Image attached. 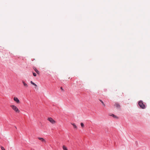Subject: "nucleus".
<instances>
[{
    "label": "nucleus",
    "mask_w": 150,
    "mask_h": 150,
    "mask_svg": "<svg viewBox=\"0 0 150 150\" xmlns=\"http://www.w3.org/2000/svg\"><path fill=\"white\" fill-rule=\"evenodd\" d=\"M138 105L142 109H144L146 108V104L143 102L142 100H140L138 102Z\"/></svg>",
    "instance_id": "f257e3e1"
},
{
    "label": "nucleus",
    "mask_w": 150,
    "mask_h": 150,
    "mask_svg": "<svg viewBox=\"0 0 150 150\" xmlns=\"http://www.w3.org/2000/svg\"><path fill=\"white\" fill-rule=\"evenodd\" d=\"M10 107L16 112L18 113H19L20 112V110L15 105H10Z\"/></svg>",
    "instance_id": "f03ea898"
},
{
    "label": "nucleus",
    "mask_w": 150,
    "mask_h": 150,
    "mask_svg": "<svg viewBox=\"0 0 150 150\" xmlns=\"http://www.w3.org/2000/svg\"><path fill=\"white\" fill-rule=\"evenodd\" d=\"M47 120L52 124H53L56 123L55 121L51 117L48 118Z\"/></svg>",
    "instance_id": "7ed1b4c3"
},
{
    "label": "nucleus",
    "mask_w": 150,
    "mask_h": 150,
    "mask_svg": "<svg viewBox=\"0 0 150 150\" xmlns=\"http://www.w3.org/2000/svg\"><path fill=\"white\" fill-rule=\"evenodd\" d=\"M38 139L43 142H44L45 143L46 142V141L45 140V139L44 138H42L38 137Z\"/></svg>",
    "instance_id": "20e7f679"
},
{
    "label": "nucleus",
    "mask_w": 150,
    "mask_h": 150,
    "mask_svg": "<svg viewBox=\"0 0 150 150\" xmlns=\"http://www.w3.org/2000/svg\"><path fill=\"white\" fill-rule=\"evenodd\" d=\"M14 100L16 101L17 103H19L20 102V101L18 98L16 97H14L13 98Z\"/></svg>",
    "instance_id": "39448f33"
},
{
    "label": "nucleus",
    "mask_w": 150,
    "mask_h": 150,
    "mask_svg": "<svg viewBox=\"0 0 150 150\" xmlns=\"http://www.w3.org/2000/svg\"><path fill=\"white\" fill-rule=\"evenodd\" d=\"M114 106L116 108H120V105L119 103H116L114 104Z\"/></svg>",
    "instance_id": "423d86ee"
},
{
    "label": "nucleus",
    "mask_w": 150,
    "mask_h": 150,
    "mask_svg": "<svg viewBox=\"0 0 150 150\" xmlns=\"http://www.w3.org/2000/svg\"><path fill=\"white\" fill-rule=\"evenodd\" d=\"M22 82L24 86L25 87H28V85L25 82V81H22Z\"/></svg>",
    "instance_id": "0eeeda50"
},
{
    "label": "nucleus",
    "mask_w": 150,
    "mask_h": 150,
    "mask_svg": "<svg viewBox=\"0 0 150 150\" xmlns=\"http://www.w3.org/2000/svg\"><path fill=\"white\" fill-rule=\"evenodd\" d=\"M33 69L38 74H39V71L35 67H34Z\"/></svg>",
    "instance_id": "6e6552de"
},
{
    "label": "nucleus",
    "mask_w": 150,
    "mask_h": 150,
    "mask_svg": "<svg viewBox=\"0 0 150 150\" xmlns=\"http://www.w3.org/2000/svg\"><path fill=\"white\" fill-rule=\"evenodd\" d=\"M72 125L73 126L74 128L76 129H77V127L76 125L74 123H71Z\"/></svg>",
    "instance_id": "1a4fd4ad"
},
{
    "label": "nucleus",
    "mask_w": 150,
    "mask_h": 150,
    "mask_svg": "<svg viewBox=\"0 0 150 150\" xmlns=\"http://www.w3.org/2000/svg\"><path fill=\"white\" fill-rule=\"evenodd\" d=\"M110 116H111L113 117L116 118H118V117H117V116L113 114H111V115H110Z\"/></svg>",
    "instance_id": "9d476101"
},
{
    "label": "nucleus",
    "mask_w": 150,
    "mask_h": 150,
    "mask_svg": "<svg viewBox=\"0 0 150 150\" xmlns=\"http://www.w3.org/2000/svg\"><path fill=\"white\" fill-rule=\"evenodd\" d=\"M63 150H68L67 147L64 145L63 146Z\"/></svg>",
    "instance_id": "9b49d317"
},
{
    "label": "nucleus",
    "mask_w": 150,
    "mask_h": 150,
    "mask_svg": "<svg viewBox=\"0 0 150 150\" xmlns=\"http://www.w3.org/2000/svg\"><path fill=\"white\" fill-rule=\"evenodd\" d=\"M99 100L101 103L103 104V105L104 106H105V105L104 104V102H103V101L101 100Z\"/></svg>",
    "instance_id": "f8f14e48"
},
{
    "label": "nucleus",
    "mask_w": 150,
    "mask_h": 150,
    "mask_svg": "<svg viewBox=\"0 0 150 150\" xmlns=\"http://www.w3.org/2000/svg\"><path fill=\"white\" fill-rule=\"evenodd\" d=\"M30 83L33 85L35 86H37L36 84H35V83H33L32 81H30Z\"/></svg>",
    "instance_id": "ddd939ff"
},
{
    "label": "nucleus",
    "mask_w": 150,
    "mask_h": 150,
    "mask_svg": "<svg viewBox=\"0 0 150 150\" xmlns=\"http://www.w3.org/2000/svg\"><path fill=\"white\" fill-rule=\"evenodd\" d=\"M81 125L82 128L84 127V125L83 123L81 122Z\"/></svg>",
    "instance_id": "4468645a"
},
{
    "label": "nucleus",
    "mask_w": 150,
    "mask_h": 150,
    "mask_svg": "<svg viewBox=\"0 0 150 150\" xmlns=\"http://www.w3.org/2000/svg\"><path fill=\"white\" fill-rule=\"evenodd\" d=\"M1 148L2 150H5L4 148L2 146H1Z\"/></svg>",
    "instance_id": "2eb2a0df"
},
{
    "label": "nucleus",
    "mask_w": 150,
    "mask_h": 150,
    "mask_svg": "<svg viewBox=\"0 0 150 150\" xmlns=\"http://www.w3.org/2000/svg\"><path fill=\"white\" fill-rule=\"evenodd\" d=\"M33 75L34 76H36V74L35 73H33Z\"/></svg>",
    "instance_id": "dca6fc26"
},
{
    "label": "nucleus",
    "mask_w": 150,
    "mask_h": 150,
    "mask_svg": "<svg viewBox=\"0 0 150 150\" xmlns=\"http://www.w3.org/2000/svg\"><path fill=\"white\" fill-rule=\"evenodd\" d=\"M60 89L62 90H63V88L62 87H61L60 88Z\"/></svg>",
    "instance_id": "f3484780"
}]
</instances>
